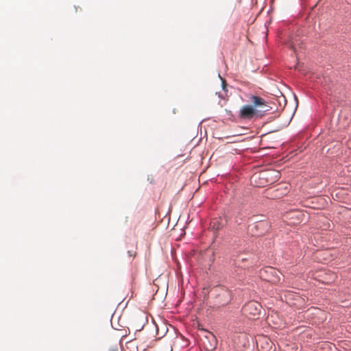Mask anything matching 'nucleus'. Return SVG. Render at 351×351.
<instances>
[{
  "instance_id": "f257e3e1",
  "label": "nucleus",
  "mask_w": 351,
  "mask_h": 351,
  "mask_svg": "<svg viewBox=\"0 0 351 351\" xmlns=\"http://www.w3.org/2000/svg\"><path fill=\"white\" fill-rule=\"evenodd\" d=\"M250 100L253 104L252 106L258 110L260 117L263 116L265 112L271 109V107L266 104L265 100L258 96L252 95Z\"/></svg>"
},
{
  "instance_id": "f03ea898",
  "label": "nucleus",
  "mask_w": 351,
  "mask_h": 351,
  "mask_svg": "<svg viewBox=\"0 0 351 351\" xmlns=\"http://www.w3.org/2000/svg\"><path fill=\"white\" fill-rule=\"evenodd\" d=\"M262 306L261 304L256 301H250L246 303L242 311L247 316L256 317L260 315Z\"/></svg>"
},
{
  "instance_id": "7ed1b4c3",
  "label": "nucleus",
  "mask_w": 351,
  "mask_h": 351,
  "mask_svg": "<svg viewBox=\"0 0 351 351\" xmlns=\"http://www.w3.org/2000/svg\"><path fill=\"white\" fill-rule=\"evenodd\" d=\"M239 117L242 119H252L254 117H260L258 110L251 105H245L239 111Z\"/></svg>"
},
{
  "instance_id": "20e7f679",
  "label": "nucleus",
  "mask_w": 351,
  "mask_h": 351,
  "mask_svg": "<svg viewBox=\"0 0 351 351\" xmlns=\"http://www.w3.org/2000/svg\"><path fill=\"white\" fill-rule=\"evenodd\" d=\"M265 271L266 273L271 274L274 276L273 278L267 279L268 281H270L273 283H276L280 280V278L278 276V274H280L279 271H278L272 267H269L267 269H265Z\"/></svg>"
},
{
  "instance_id": "39448f33",
  "label": "nucleus",
  "mask_w": 351,
  "mask_h": 351,
  "mask_svg": "<svg viewBox=\"0 0 351 351\" xmlns=\"http://www.w3.org/2000/svg\"><path fill=\"white\" fill-rule=\"evenodd\" d=\"M219 297L222 298L223 300L220 302L221 306L228 304L231 300V293L228 290H223L219 294Z\"/></svg>"
},
{
  "instance_id": "423d86ee",
  "label": "nucleus",
  "mask_w": 351,
  "mask_h": 351,
  "mask_svg": "<svg viewBox=\"0 0 351 351\" xmlns=\"http://www.w3.org/2000/svg\"><path fill=\"white\" fill-rule=\"evenodd\" d=\"M209 336L211 339V341L213 342V343L211 344L210 347L206 346V349L207 351H213L216 348L217 340L215 339V337L213 335L209 334Z\"/></svg>"
},
{
  "instance_id": "0eeeda50",
  "label": "nucleus",
  "mask_w": 351,
  "mask_h": 351,
  "mask_svg": "<svg viewBox=\"0 0 351 351\" xmlns=\"http://www.w3.org/2000/svg\"><path fill=\"white\" fill-rule=\"evenodd\" d=\"M217 220H214L213 221L211 222L210 225L213 229L219 230L221 228V226L219 224H217Z\"/></svg>"
},
{
  "instance_id": "6e6552de",
  "label": "nucleus",
  "mask_w": 351,
  "mask_h": 351,
  "mask_svg": "<svg viewBox=\"0 0 351 351\" xmlns=\"http://www.w3.org/2000/svg\"><path fill=\"white\" fill-rule=\"evenodd\" d=\"M265 224H266V223H263V222H261V223H258V224H255V225H254V227H255V228H261V227H263Z\"/></svg>"
},
{
  "instance_id": "1a4fd4ad",
  "label": "nucleus",
  "mask_w": 351,
  "mask_h": 351,
  "mask_svg": "<svg viewBox=\"0 0 351 351\" xmlns=\"http://www.w3.org/2000/svg\"><path fill=\"white\" fill-rule=\"evenodd\" d=\"M110 351H118V350H117V348H116V349H115V348H113V349H112Z\"/></svg>"
},
{
  "instance_id": "9d476101",
  "label": "nucleus",
  "mask_w": 351,
  "mask_h": 351,
  "mask_svg": "<svg viewBox=\"0 0 351 351\" xmlns=\"http://www.w3.org/2000/svg\"><path fill=\"white\" fill-rule=\"evenodd\" d=\"M263 339H265L266 341L268 340L267 337H263Z\"/></svg>"
}]
</instances>
